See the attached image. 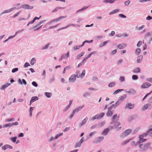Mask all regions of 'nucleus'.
I'll list each match as a JSON object with an SVG mask.
<instances>
[{"label": "nucleus", "mask_w": 152, "mask_h": 152, "mask_svg": "<svg viewBox=\"0 0 152 152\" xmlns=\"http://www.w3.org/2000/svg\"><path fill=\"white\" fill-rule=\"evenodd\" d=\"M132 72L135 73H140V69L139 67H137L133 70Z\"/></svg>", "instance_id": "21"}, {"label": "nucleus", "mask_w": 152, "mask_h": 152, "mask_svg": "<svg viewBox=\"0 0 152 152\" xmlns=\"http://www.w3.org/2000/svg\"><path fill=\"white\" fill-rule=\"evenodd\" d=\"M83 141V137H82L80 141L76 142L75 145V148L80 147L81 146Z\"/></svg>", "instance_id": "6"}, {"label": "nucleus", "mask_w": 152, "mask_h": 152, "mask_svg": "<svg viewBox=\"0 0 152 152\" xmlns=\"http://www.w3.org/2000/svg\"><path fill=\"white\" fill-rule=\"evenodd\" d=\"M8 126H11V123H8L7 124H5L3 127L4 128L7 127Z\"/></svg>", "instance_id": "62"}, {"label": "nucleus", "mask_w": 152, "mask_h": 152, "mask_svg": "<svg viewBox=\"0 0 152 152\" xmlns=\"http://www.w3.org/2000/svg\"><path fill=\"white\" fill-rule=\"evenodd\" d=\"M138 79L137 76L136 75H134L132 76V79L133 80H137Z\"/></svg>", "instance_id": "58"}, {"label": "nucleus", "mask_w": 152, "mask_h": 152, "mask_svg": "<svg viewBox=\"0 0 152 152\" xmlns=\"http://www.w3.org/2000/svg\"><path fill=\"white\" fill-rule=\"evenodd\" d=\"M151 84L149 83L144 82L142 83L141 86V88L142 89L147 88L151 86Z\"/></svg>", "instance_id": "7"}, {"label": "nucleus", "mask_w": 152, "mask_h": 152, "mask_svg": "<svg viewBox=\"0 0 152 152\" xmlns=\"http://www.w3.org/2000/svg\"><path fill=\"white\" fill-rule=\"evenodd\" d=\"M84 106V105H83L82 106H79L77 108H76L75 109L73 110V111L75 112H78L80 110H81Z\"/></svg>", "instance_id": "17"}, {"label": "nucleus", "mask_w": 152, "mask_h": 152, "mask_svg": "<svg viewBox=\"0 0 152 152\" xmlns=\"http://www.w3.org/2000/svg\"><path fill=\"white\" fill-rule=\"evenodd\" d=\"M19 123L18 122H13L11 123V126H17L19 125Z\"/></svg>", "instance_id": "49"}, {"label": "nucleus", "mask_w": 152, "mask_h": 152, "mask_svg": "<svg viewBox=\"0 0 152 152\" xmlns=\"http://www.w3.org/2000/svg\"><path fill=\"white\" fill-rule=\"evenodd\" d=\"M15 120V118L12 117L11 118H8L5 120L6 122H10L12 121H14Z\"/></svg>", "instance_id": "32"}, {"label": "nucleus", "mask_w": 152, "mask_h": 152, "mask_svg": "<svg viewBox=\"0 0 152 152\" xmlns=\"http://www.w3.org/2000/svg\"><path fill=\"white\" fill-rule=\"evenodd\" d=\"M75 112H74L73 111L72 112V114H70L69 116V118L70 119H71L73 117V116L75 113Z\"/></svg>", "instance_id": "53"}, {"label": "nucleus", "mask_w": 152, "mask_h": 152, "mask_svg": "<svg viewBox=\"0 0 152 152\" xmlns=\"http://www.w3.org/2000/svg\"><path fill=\"white\" fill-rule=\"evenodd\" d=\"M85 73H86V71L85 69H84L83 71L81 74L80 75V76L82 77H84L85 76Z\"/></svg>", "instance_id": "57"}, {"label": "nucleus", "mask_w": 152, "mask_h": 152, "mask_svg": "<svg viewBox=\"0 0 152 152\" xmlns=\"http://www.w3.org/2000/svg\"><path fill=\"white\" fill-rule=\"evenodd\" d=\"M35 19L34 18L33 19L30 21V22H29L28 24H27V26H28L30 24H33L35 21Z\"/></svg>", "instance_id": "52"}, {"label": "nucleus", "mask_w": 152, "mask_h": 152, "mask_svg": "<svg viewBox=\"0 0 152 152\" xmlns=\"http://www.w3.org/2000/svg\"><path fill=\"white\" fill-rule=\"evenodd\" d=\"M88 120V118L86 117L85 119H84L81 122V123L79 124V126L80 127L82 126L83 125H84L87 122Z\"/></svg>", "instance_id": "16"}, {"label": "nucleus", "mask_w": 152, "mask_h": 152, "mask_svg": "<svg viewBox=\"0 0 152 152\" xmlns=\"http://www.w3.org/2000/svg\"><path fill=\"white\" fill-rule=\"evenodd\" d=\"M152 108V105L149 104L147 103L144 104L142 107V110L143 111H145L147 109H150Z\"/></svg>", "instance_id": "2"}, {"label": "nucleus", "mask_w": 152, "mask_h": 152, "mask_svg": "<svg viewBox=\"0 0 152 152\" xmlns=\"http://www.w3.org/2000/svg\"><path fill=\"white\" fill-rule=\"evenodd\" d=\"M85 53V52H83L81 53L78 54L77 56L76 59L77 60L79 59Z\"/></svg>", "instance_id": "24"}, {"label": "nucleus", "mask_w": 152, "mask_h": 152, "mask_svg": "<svg viewBox=\"0 0 152 152\" xmlns=\"http://www.w3.org/2000/svg\"><path fill=\"white\" fill-rule=\"evenodd\" d=\"M104 139L103 136H100L96 137L94 140V142L96 144H98L102 142Z\"/></svg>", "instance_id": "5"}, {"label": "nucleus", "mask_w": 152, "mask_h": 152, "mask_svg": "<svg viewBox=\"0 0 152 152\" xmlns=\"http://www.w3.org/2000/svg\"><path fill=\"white\" fill-rule=\"evenodd\" d=\"M42 26V25H41V26L38 27H35V26H34L33 28L34 29V31H38L39 30L41 29Z\"/></svg>", "instance_id": "41"}, {"label": "nucleus", "mask_w": 152, "mask_h": 152, "mask_svg": "<svg viewBox=\"0 0 152 152\" xmlns=\"http://www.w3.org/2000/svg\"><path fill=\"white\" fill-rule=\"evenodd\" d=\"M134 104H132L131 103H128L126 104L125 108L130 110L133 108L134 107Z\"/></svg>", "instance_id": "10"}, {"label": "nucleus", "mask_w": 152, "mask_h": 152, "mask_svg": "<svg viewBox=\"0 0 152 152\" xmlns=\"http://www.w3.org/2000/svg\"><path fill=\"white\" fill-rule=\"evenodd\" d=\"M125 92L129 94L132 95L135 94L136 93L135 90L132 88L130 89L129 91H127V90H126Z\"/></svg>", "instance_id": "13"}, {"label": "nucleus", "mask_w": 152, "mask_h": 152, "mask_svg": "<svg viewBox=\"0 0 152 152\" xmlns=\"http://www.w3.org/2000/svg\"><path fill=\"white\" fill-rule=\"evenodd\" d=\"M76 77L75 74L72 75L69 78V81L71 83L74 82L76 80Z\"/></svg>", "instance_id": "12"}, {"label": "nucleus", "mask_w": 152, "mask_h": 152, "mask_svg": "<svg viewBox=\"0 0 152 152\" xmlns=\"http://www.w3.org/2000/svg\"><path fill=\"white\" fill-rule=\"evenodd\" d=\"M63 133H61L59 134H56L55 137V139H57L60 136L63 135Z\"/></svg>", "instance_id": "44"}, {"label": "nucleus", "mask_w": 152, "mask_h": 152, "mask_svg": "<svg viewBox=\"0 0 152 152\" xmlns=\"http://www.w3.org/2000/svg\"><path fill=\"white\" fill-rule=\"evenodd\" d=\"M10 83H7L4 85H3L1 88L2 90H4L8 86H9L10 85Z\"/></svg>", "instance_id": "28"}, {"label": "nucleus", "mask_w": 152, "mask_h": 152, "mask_svg": "<svg viewBox=\"0 0 152 152\" xmlns=\"http://www.w3.org/2000/svg\"><path fill=\"white\" fill-rule=\"evenodd\" d=\"M55 80V77L54 76H52L50 78L49 80V82L50 83H51L53 82Z\"/></svg>", "instance_id": "38"}, {"label": "nucleus", "mask_w": 152, "mask_h": 152, "mask_svg": "<svg viewBox=\"0 0 152 152\" xmlns=\"http://www.w3.org/2000/svg\"><path fill=\"white\" fill-rule=\"evenodd\" d=\"M109 131V128H107L105 129L102 132V134L104 135H106L108 133Z\"/></svg>", "instance_id": "26"}, {"label": "nucleus", "mask_w": 152, "mask_h": 152, "mask_svg": "<svg viewBox=\"0 0 152 152\" xmlns=\"http://www.w3.org/2000/svg\"><path fill=\"white\" fill-rule=\"evenodd\" d=\"M77 78H79L80 76V72L79 70H77L75 75Z\"/></svg>", "instance_id": "45"}, {"label": "nucleus", "mask_w": 152, "mask_h": 152, "mask_svg": "<svg viewBox=\"0 0 152 152\" xmlns=\"http://www.w3.org/2000/svg\"><path fill=\"white\" fill-rule=\"evenodd\" d=\"M110 42V40H108L107 41H106L104 42H102V45H104V46L106 45L109 42Z\"/></svg>", "instance_id": "59"}, {"label": "nucleus", "mask_w": 152, "mask_h": 152, "mask_svg": "<svg viewBox=\"0 0 152 152\" xmlns=\"http://www.w3.org/2000/svg\"><path fill=\"white\" fill-rule=\"evenodd\" d=\"M115 104H113L111 105V107H109L108 108V109H109V110H112V108L113 107H115V108H116L117 107L116 106H115Z\"/></svg>", "instance_id": "56"}, {"label": "nucleus", "mask_w": 152, "mask_h": 152, "mask_svg": "<svg viewBox=\"0 0 152 152\" xmlns=\"http://www.w3.org/2000/svg\"><path fill=\"white\" fill-rule=\"evenodd\" d=\"M96 119H98V117L97 116V115H95L93 116L91 118V120L94 121Z\"/></svg>", "instance_id": "64"}, {"label": "nucleus", "mask_w": 152, "mask_h": 152, "mask_svg": "<svg viewBox=\"0 0 152 152\" xmlns=\"http://www.w3.org/2000/svg\"><path fill=\"white\" fill-rule=\"evenodd\" d=\"M69 51H68L66 53H64L62 55V58L64 59H67L69 57Z\"/></svg>", "instance_id": "15"}, {"label": "nucleus", "mask_w": 152, "mask_h": 152, "mask_svg": "<svg viewBox=\"0 0 152 152\" xmlns=\"http://www.w3.org/2000/svg\"><path fill=\"white\" fill-rule=\"evenodd\" d=\"M119 11V10L118 9H116L114 10H113L112 11L110 12L109 13V15H112L113 14H115L117 12H118Z\"/></svg>", "instance_id": "29"}, {"label": "nucleus", "mask_w": 152, "mask_h": 152, "mask_svg": "<svg viewBox=\"0 0 152 152\" xmlns=\"http://www.w3.org/2000/svg\"><path fill=\"white\" fill-rule=\"evenodd\" d=\"M70 106H69V105H67L66 106V107H65V108L63 110V111L64 112H66L69 109V108L70 107Z\"/></svg>", "instance_id": "61"}, {"label": "nucleus", "mask_w": 152, "mask_h": 152, "mask_svg": "<svg viewBox=\"0 0 152 152\" xmlns=\"http://www.w3.org/2000/svg\"><path fill=\"white\" fill-rule=\"evenodd\" d=\"M45 95L48 98H50L52 95V93L50 92H46L45 93Z\"/></svg>", "instance_id": "33"}, {"label": "nucleus", "mask_w": 152, "mask_h": 152, "mask_svg": "<svg viewBox=\"0 0 152 152\" xmlns=\"http://www.w3.org/2000/svg\"><path fill=\"white\" fill-rule=\"evenodd\" d=\"M88 7H84L82 8L80 10H79L77 11L76 12L77 13H79L81 11H83L84 10H86V9L88 8Z\"/></svg>", "instance_id": "31"}, {"label": "nucleus", "mask_w": 152, "mask_h": 152, "mask_svg": "<svg viewBox=\"0 0 152 152\" xmlns=\"http://www.w3.org/2000/svg\"><path fill=\"white\" fill-rule=\"evenodd\" d=\"M96 133V132L95 131L92 132H91L89 134V136L90 137H91L93 135L95 134Z\"/></svg>", "instance_id": "51"}, {"label": "nucleus", "mask_w": 152, "mask_h": 152, "mask_svg": "<svg viewBox=\"0 0 152 152\" xmlns=\"http://www.w3.org/2000/svg\"><path fill=\"white\" fill-rule=\"evenodd\" d=\"M141 51V50L140 49L137 48L136 50L135 53L137 55H138L140 53Z\"/></svg>", "instance_id": "47"}, {"label": "nucleus", "mask_w": 152, "mask_h": 152, "mask_svg": "<svg viewBox=\"0 0 152 152\" xmlns=\"http://www.w3.org/2000/svg\"><path fill=\"white\" fill-rule=\"evenodd\" d=\"M151 145V143L149 142H148L144 145L140 144L138 146V147L142 149V151L147 150L149 148Z\"/></svg>", "instance_id": "1"}, {"label": "nucleus", "mask_w": 152, "mask_h": 152, "mask_svg": "<svg viewBox=\"0 0 152 152\" xmlns=\"http://www.w3.org/2000/svg\"><path fill=\"white\" fill-rule=\"evenodd\" d=\"M50 43H48L47 44H46L45 45L43 46L41 50H44L45 49H47L48 48V47H49V45H50Z\"/></svg>", "instance_id": "36"}, {"label": "nucleus", "mask_w": 152, "mask_h": 152, "mask_svg": "<svg viewBox=\"0 0 152 152\" xmlns=\"http://www.w3.org/2000/svg\"><path fill=\"white\" fill-rule=\"evenodd\" d=\"M134 139V137H133V138H130L128 140H127L124 142L122 143V145H126V144H127L128 143H129V142H130V141H131L132 140H133Z\"/></svg>", "instance_id": "25"}, {"label": "nucleus", "mask_w": 152, "mask_h": 152, "mask_svg": "<svg viewBox=\"0 0 152 152\" xmlns=\"http://www.w3.org/2000/svg\"><path fill=\"white\" fill-rule=\"evenodd\" d=\"M96 119H98V117L97 116V115H95L93 116L91 118V120L94 121Z\"/></svg>", "instance_id": "63"}, {"label": "nucleus", "mask_w": 152, "mask_h": 152, "mask_svg": "<svg viewBox=\"0 0 152 152\" xmlns=\"http://www.w3.org/2000/svg\"><path fill=\"white\" fill-rule=\"evenodd\" d=\"M30 66V65L29 64L28 62H26L25 63V64H24V65L23 67L24 68H26L28 66Z\"/></svg>", "instance_id": "60"}, {"label": "nucleus", "mask_w": 152, "mask_h": 152, "mask_svg": "<svg viewBox=\"0 0 152 152\" xmlns=\"http://www.w3.org/2000/svg\"><path fill=\"white\" fill-rule=\"evenodd\" d=\"M17 137H12L10 138V140L11 141L13 142H16Z\"/></svg>", "instance_id": "42"}, {"label": "nucleus", "mask_w": 152, "mask_h": 152, "mask_svg": "<svg viewBox=\"0 0 152 152\" xmlns=\"http://www.w3.org/2000/svg\"><path fill=\"white\" fill-rule=\"evenodd\" d=\"M36 62V58H32L30 64L31 65H33Z\"/></svg>", "instance_id": "37"}, {"label": "nucleus", "mask_w": 152, "mask_h": 152, "mask_svg": "<svg viewBox=\"0 0 152 152\" xmlns=\"http://www.w3.org/2000/svg\"><path fill=\"white\" fill-rule=\"evenodd\" d=\"M81 46H77V45H75L73 47V49L75 50H77L79 49L80 48Z\"/></svg>", "instance_id": "40"}, {"label": "nucleus", "mask_w": 152, "mask_h": 152, "mask_svg": "<svg viewBox=\"0 0 152 152\" xmlns=\"http://www.w3.org/2000/svg\"><path fill=\"white\" fill-rule=\"evenodd\" d=\"M126 95H124L120 97L118 99V100L120 101L121 103L122 101L126 97Z\"/></svg>", "instance_id": "35"}, {"label": "nucleus", "mask_w": 152, "mask_h": 152, "mask_svg": "<svg viewBox=\"0 0 152 152\" xmlns=\"http://www.w3.org/2000/svg\"><path fill=\"white\" fill-rule=\"evenodd\" d=\"M115 85V83L114 82H113L110 83L108 84V86L110 87H112L114 86Z\"/></svg>", "instance_id": "46"}, {"label": "nucleus", "mask_w": 152, "mask_h": 152, "mask_svg": "<svg viewBox=\"0 0 152 152\" xmlns=\"http://www.w3.org/2000/svg\"><path fill=\"white\" fill-rule=\"evenodd\" d=\"M38 97L37 96H33L30 101V103H32L33 102L38 100Z\"/></svg>", "instance_id": "18"}, {"label": "nucleus", "mask_w": 152, "mask_h": 152, "mask_svg": "<svg viewBox=\"0 0 152 152\" xmlns=\"http://www.w3.org/2000/svg\"><path fill=\"white\" fill-rule=\"evenodd\" d=\"M35 109L34 107H30L29 108V109L28 110V112L29 113V116L31 117L32 116V112Z\"/></svg>", "instance_id": "20"}, {"label": "nucleus", "mask_w": 152, "mask_h": 152, "mask_svg": "<svg viewBox=\"0 0 152 152\" xmlns=\"http://www.w3.org/2000/svg\"><path fill=\"white\" fill-rule=\"evenodd\" d=\"M131 131L132 130L130 129H128L126 130L124 132H123L121 135V136L123 137L127 136L131 133Z\"/></svg>", "instance_id": "9"}, {"label": "nucleus", "mask_w": 152, "mask_h": 152, "mask_svg": "<svg viewBox=\"0 0 152 152\" xmlns=\"http://www.w3.org/2000/svg\"><path fill=\"white\" fill-rule=\"evenodd\" d=\"M121 123L120 122H117L113 126V127L116 129V130L117 131H118L120 130L121 128V126H120Z\"/></svg>", "instance_id": "8"}, {"label": "nucleus", "mask_w": 152, "mask_h": 152, "mask_svg": "<svg viewBox=\"0 0 152 152\" xmlns=\"http://www.w3.org/2000/svg\"><path fill=\"white\" fill-rule=\"evenodd\" d=\"M127 44H126L122 43L118 45L117 46V47L119 49H121L125 48Z\"/></svg>", "instance_id": "14"}, {"label": "nucleus", "mask_w": 152, "mask_h": 152, "mask_svg": "<svg viewBox=\"0 0 152 152\" xmlns=\"http://www.w3.org/2000/svg\"><path fill=\"white\" fill-rule=\"evenodd\" d=\"M34 6H30L28 4H24L21 6L19 9L24 8L26 10H31L33 9Z\"/></svg>", "instance_id": "4"}, {"label": "nucleus", "mask_w": 152, "mask_h": 152, "mask_svg": "<svg viewBox=\"0 0 152 152\" xmlns=\"http://www.w3.org/2000/svg\"><path fill=\"white\" fill-rule=\"evenodd\" d=\"M105 121H103L99 123V127L102 126L105 124Z\"/></svg>", "instance_id": "55"}, {"label": "nucleus", "mask_w": 152, "mask_h": 152, "mask_svg": "<svg viewBox=\"0 0 152 152\" xmlns=\"http://www.w3.org/2000/svg\"><path fill=\"white\" fill-rule=\"evenodd\" d=\"M8 148V145H5L3 146L2 147V149L4 151H5Z\"/></svg>", "instance_id": "48"}, {"label": "nucleus", "mask_w": 152, "mask_h": 152, "mask_svg": "<svg viewBox=\"0 0 152 152\" xmlns=\"http://www.w3.org/2000/svg\"><path fill=\"white\" fill-rule=\"evenodd\" d=\"M96 115L98 117V119H100L102 118L104 115L105 113H101L100 114H98Z\"/></svg>", "instance_id": "22"}, {"label": "nucleus", "mask_w": 152, "mask_h": 152, "mask_svg": "<svg viewBox=\"0 0 152 152\" xmlns=\"http://www.w3.org/2000/svg\"><path fill=\"white\" fill-rule=\"evenodd\" d=\"M114 111L108 109V111L107 112L106 115L108 117H110L113 113Z\"/></svg>", "instance_id": "19"}, {"label": "nucleus", "mask_w": 152, "mask_h": 152, "mask_svg": "<svg viewBox=\"0 0 152 152\" xmlns=\"http://www.w3.org/2000/svg\"><path fill=\"white\" fill-rule=\"evenodd\" d=\"M115 0H104V2L106 3L113 4L115 2Z\"/></svg>", "instance_id": "34"}, {"label": "nucleus", "mask_w": 152, "mask_h": 152, "mask_svg": "<svg viewBox=\"0 0 152 152\" xmlns=\"http://www.w3.org/2000/svg\"><path fill=\"white\" fill-rule=\"evenodd\" d=\"M139 140L137 141V143H139V145L140 144H142L141 143L145 142L146 140V139L143 138L142 136L140 135L139 137Z\"/></svg>", "instance_id": "11"}, {"label": "nucleus", "mask_w": 152, "mask_h": 152, "mask_svg": "<svg viewBox=\"0 0 152 152\" xmlns=\"http://www.w3.org/2000/svg\"><path fill=\"white\" fill-rule=\"evenodd\" d=\"M125 79V77L124 76L121 77L119 78V80L121 82L124 81Z\"/></svg>", "instance_id": "50"}, {"label": "nucleus", "mask_w": 152, "mask_h": 152, "mask_svg": "<svg viewBox=\"0 0 152 152\" xmlns=\"http://www.w3.org/2000/svg\"><path fill=\"white\" fill-rule=\"evenodd\" d=\"M67 17V16H61L57 18L58 21L62 20L64 18H65Z\"/></svg>", "instance_id": "39"}, {"label": "nucleus", "mask_w": 152, "mask_h": 152, "mask_svg": "<svg viewBox=\"0 0 152 152\" xmlns=\"http://www.w3.org/2000/svg\"><path fill=\"white\" fill-rule=\"evenodd\" d=\"M143 58V56L142 55L138 56L137 57V61L138 63H140L141 62V60Z\"/></svg>", "instance_id": "27"}, {"label": "nucleus", "mask_w": 152, "mask_h": 152, "mask_svg": "<svg viewBox=\"0 0 152 152\" xmlns=\"http://www.w3.org/2000/svg\"><path fill=\"white\" fill-rule=\"evenodd\" d=\"M139 144V143H137V141L136 142L135 141H132L130 142V145L133 146H135Z\"/></svg>", "instance_id": "30"}, {"label": "nucleus", "mask_w": 152, "mask_h": 152, "mask_svg": "<svg viewBox=\"0 0 152 152\" xmlns=\"http://www.w3.org/2000/svg\"><path fill=\"white\" fill-rule=\"evenodd\" d=\"M151 130H152L151 129H149L146 133H144L143 134H142V135H140L142 136L143 138L144 137H145L148 134L150 133V132H151Z\"/></svg>", "instance_id": "23"}, {"label": "nucleus", "mask_w": 152, "mask_h": 152, "mask_svg": "<svg viewBox=\"0 0 152 152\" xmlns=\"http://www.w3.org/2000/svg\"><path fill=\"white\" fill-rule=\"evenodd\" d=\"M16 9V7H13L8 9L5 10L1 12L0 15H1L5 14L11 13Z\"/></svg>", "instance_id": "3"}, {"label": "nucleus", "mask_w": 152, "mask_h": 152, "mask_svg": "<svg viewBox=\"0 0 152 152\" xmlns=\"http://www.w3.org/2000/svg\"><path fill=\"white\" fill-rule=\"evenodd\" d=\"M18 68H15L13 69L12 70V72L13 73H14L18 71Z\"/></svg>", "instance_id": "54"}, {"label": "nucleus", "mask_w": 152, "mask_h": 152, "mask_svg": "<svg viewBox=\"0 0 152 152\" xmlns=\"http://www.w3.org/2000/svg\"><path fill=\"white\" fill-rule=\"evenodd\" d=\"M124 91V89H118L116 91H115L113 93V95H115L116 94L118 93H119L120 91Z\"/></svg>", "instance_id": "43"}]
</instances>
